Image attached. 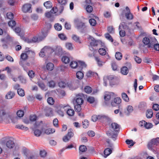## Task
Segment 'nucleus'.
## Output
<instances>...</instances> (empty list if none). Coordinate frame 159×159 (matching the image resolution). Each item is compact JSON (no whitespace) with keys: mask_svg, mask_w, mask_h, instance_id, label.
Wrapping results in <instances>:
<instances>
[{"mask_svg":"<svg viewBox=\"0 0 159 159\" xmlns=\"http://www.w3.org/2000/svg\"><path fill=\"white\" fill-rule=\"evenodd\" d=\"M6 112L5 109L4 108H2L0 110V117L2 118L6 114Z\"/></svg>","mask_w":159,"mask_h":159,"instance_id":"49530a36","label":"nucleus"},{"mask_svg":"<svg viewBox=\"0 0 159 159\" xmlns=\"http://www.w3.org/2000/svg\"><path fill=\"white\" fill-rule=\"evenodd\" d=\"M16 114L20 118L23 116L24 112L23 111L21 110H19L17 111Z\"/></svg>","mask_w":159,"mask_h":159,"instance_id":"4c0bfd02","label":"nucleus"},{"mask_svg":"<svg viewBox=\"0 0 159 159\" xmlns=\"http://www.w3.org/2000/svg\"><path fill=\"white\" fill-rule=\"evenodd\" d=\"M45 116H53V111L50 108H48L46 110Z\"/></svg>","mask_w":159,"mask_h":159,"instance_id":"4be33fe9","label":"nucleus"},{"mask_svg":"<svg viewBox=\"0 0 159 159\" xmlns=\"http://www.w3.org/2000/svg\"><path fill=\"white\" fill-rule=\"evenodd\" d=\"M31 5L30 4L26 3L24 4L22 8V10L24 13L31 12Z\"/></svg>","mask_w":159,"mask_h":159,"instance_id":"6e6552de","label":"nucleus"},{"mask_svg":"<svg viewBox=\"0 0 159 159\" xmlns=\"http://www.w3.org/2000/svg\"><path fill=\"white\" fill-rule=\"evenodd\" d=\"M110 131L111 132H118L120 130V125L117 123H112L109 126Z\"/></svg>","mask_w":159,"mask_h":159,"instance_id":"39448f33","label":"nucleus"},{"mask_svg":"<svg viewBox=\"0 0 159 159\" xmlns=\"http://www.w3.org/2000/svg\"><path fill=\"white\" fill-rule=\"evenodd\" d=\"M15 95V93L14 92L10 91L7 93L5 98L7 99H11L13 98Z\"/></svg>","mask_w":159,"mask_h":159,"instance_id":"dca6fc26","label":"nucleus"},{"mask_svg":"<svg viewBox=\"0 0 159 159\" xmlns=\"http://www.w3.org/2000/svg\"><path fill=\"white\" fill-rule=\"evenodd\" d=\"M55 129L53 128H49L45 130V133L47 134H49L55 132Z\"/></svg>","mask_w":159,"mask_h":159,"instance_id":"c756f323","label":"nucleus"},{"mask_svg":"<svg viewBox=\"0 0 159 159\" xmlns=\"http://www.w3.org/2000/svg\"><path fill=\"white\" fill-rule=\"evenodd\" d=\"M68 107H70L68 105H67L66 106L60 105L57 107L56 112L60 116H64V111L65 110V108Z\"/></svg>","mask_w":159,"mask_h":159,"instance_id":"20e7f679","label":"nucleus"},{"mask_svg":"<svg viewBox=\"0 0 159 159\" xmlns=\"http://www.w3.org/2000/svg\"><path fill=\"white\" fill-rule=\"evenodd\" d=\"M84 95L82 93H79L76 95L75 101L76 104H82L84 102L83 98Z\"/></svg>","mask_w":159,"mask_h":159,"instance_id":"0eeeda50","label":"nucleus"},{"mask_svg":"<svg viewBox=\"0 0 159 159\" xmlns=\"http://www.w3.org/2000/svg\"><path fill=\"white\" fill-rule=\"evenodd\" d=\"M111 66L112 69L114 70H116L117 69V65L116 63L114 62L113 61L111 63Z\"/></svg>","mask_w":159,"mask_h":159,"instance_id":"864d4df0","label":"nucleus"},{"mask_svg":"<svg viewBox=\"0 0 159 159\" xmlns=\"http://www.w3.org/2000/svg\"><path fill=\"white\" fill-rule=\"evenodd\" d=\"M66 113L69 116H74L75 111L73 109H69L66 111Z\"/></svg>","mask_w":159,"mask_h":159,"instance_id":"72a5a7b5","label":"nucleus"},{"mask_svg":"<svg viewBox=\"0 0 159 159\" xmlns=\"http://www.w3.org/2000/svg\"><path fill=\"white\" fill-rule=\"evenodd\" d=\"M78 62V67L80 68H82L83 67H86V65L85 63L83 61H79Z\"/></svg>","mask_w":159,"mask_h":159,"instance_id":"473e14b6","label":"nucleus"},{"mask_svg":"<svg viewBox=\"0 0 159 159\" xmlns=\"http://www.w3.org/2000/svg\"><path fill=\"white\" fill-rule=\"evenodd\" d=\"M46 68L48 70H52L54 68V64L51 62H48L46 65Z\"/></svg>","mask_w":159,"mask_h":159,"instance_id":"5701e85b","label":"nucleus"},{"mask_svg":"<svg viewBox=\"0 0 159 159\" xmlns=\"http://www.w3.org/2000/svg\"><path fill=\"white\" fill-rule=\"evenodd\" d=\"M87 101L90 103H93L95 101V99L94 97H89L87 99Z\"/></svg>","mask_w":159,"mask_h":159,"instance_id":"052dcab7","label":"nucleus"},{"mask_svg":"<svg viewBox=\"0 0 159 159\" xmlns=\"http://www.w3.org/2000/svg\"><path fill=\"white\" fill-rule=\"evenodd\" d=\"M129 72L128 69L126 66L122 67L121 69V73L124 75H126Z\"/></svg>","mask_w":159,"mask_h":159,"instance_id":"b1692460","label":"nucleus"},{"mask_svg":"<svg viewBox=\"0 0 159 159\" xmlns=\"http://www.w3.org/2000/svg\"><path fill=\"white\" fill-rule=\"evenodd\" d=\"M89 23L92 26H95L96 24V21L94 19H90L89 20Z\"/></svg>","mask_w":159,"mask_h":159,"instance_id":"bf43d9fd","label":"nucleus"},{"mask_svg":"<svg viewBox=\"0 0 159 159\" xmlns=\"http://www.w3.org/2000/svg\"><path fill=\"white\" fill-rule=\"evenodd\" d=\"M84 90L86 93H89L92 92V89L91 87L89 86H86L85 87Z\"/></svg>","mask_w":159,"mask_h":159,"instance_id":"ea45409f","label":"nucleus"},{"mask_svg":"<svg viewBox=\"0 0 159 159\" xmlns=\"http://www.w3.org/2000/svg\"><path fill=\"white\" fill-rule=\"evenodd\" d=\"M99 53L102 55H104L106 54V51L103 48H100L98 50Z\"/></svg>","mask_w":159,"mask_h":159,"instance_id":"3c124183","label":"nucleus"},{"mask_svg":"<svg viewBox=\"0 0 159 159\" xmlns=\"http://www.w3.org/2000/svg\"><path fill=\"white\" fill-rule=\"evenodd\" d=\"M134 58L135 61L138 63H140L141 62L142 59L139 57L134 56Z\"/></svg>","mask_w":159,"mask_h":159,"instance_id":"69168bd1","label":"nucleus"},{"mask_svg":"<svg viewBox=\"0 0 159 159\" xmlns=\"http://www.w3.org/2000/svg\"><path fill=\"white\" fill-rule=\"evenodd\" d=\"M6 145L8 148H11L14 146L15 144L13 141L9 140L7 142Z\"/></svg>","mask_w":159,"mask_h":159,"instance_id":"aec40b11","label":"nucleus"},{"mask_svg":"<svg viewBox=\"0 0 159 159\" xmlns=\"http://www.w3.org/2000/svg\"><path fill=\"white\" fill-rule=\"evenodd\" d=\"M159 143V138H157L152 139L148 143V146L152 148L154 146H157Z\"/></svg>","mask_w":159,"mask_h":159,"instance_id":"9d476101","label":"nucleus"},{"mask_svg":"<svg viewBox=\"0 0 159 159\" xmlns=\"http://www.w3.org/2000/svg\"><path fill=\"white\" fill-rule=\"evenodd\" d=\"M66 83L63 81L60 82L58 83V85L59 87L61 88H64L66 86Z\"/></svg>","mask_w":159,"mask_h":159,"instance_id":"6e6d98bb","label":"nucleus"},{"mask_svg":"<svg viewBox=\"0 0 159 159\" xmlns=\"http://www.w3.org/2000/svg\"><path fill=\"white\" fill-rule=\"evenodd\" d=\"M130 24H131V23H127L125 22H121L119 26V30L121 29V27H122V28L124 30H127L128 31H130V29L128 25H129Z\"/></svg>","mask_w":159,"mask_h":159,"instance_id":"9b49d317","label":"nucleus"},{"mask_svg":"<svg viewBox=\"0 0 159 159\" xmlns=\"http://www.w3.org/2000/svg\"><path fill=\"white\" fill-rule=\"evenodd\" d=\"M28 75L30 78H33L34 77L35 73L33 70H30L28 72Z\"/></svg>","mask_w":159,"mask_h":159,"instance_id":"680f3d73","label":"nucleus"},{"mask_svg":"<svg viewBox=\"0 0 159 159\" xmlns=\"http://www.w3.org/2000/svg\"><path fill=\"white\" fill-rule=\"evenodd\" d=\"M157 41H156V42L151 47V48H153V47L154 49L156 51H159V44L157 43Z\"/></svg>","mask_w":159,"mask_h":159,"instance_id":"79ce46f5","label":"nucleus"},{"mask_svg":"<svg viewBox=\"0 0 159 159\" xmlns=\"http://www.w3.org/2000/svg\"><path fill=\"white\" fill-rule=\"evenodd\" d=\"M16 128L19 129L24 130H27L29 129L27 127L24 126L22 125H16Z\"/></svg>","mask_w":159,"mask_h":159,"instance_id":"cd10ccee","label":"nucleus"},{"mask_svg":"<svg viewBox=\"0 0 159 159\" xmlns=\"http://www.w3.org/2000/svg\"><path fill=\"white\" fill-rule=\"evenodd\" d=\"M113 132L111 131H108L107 132V134L108 136H111V138H112L114 141L116 140L117 137V135L116 134L114 133Z\"/></svg>","mask_w":159,"mask_h":159,"instance_id":"f3484780","label":"nucleus"},{"mask_svg":"<svg viewBox=\"0 0 159 159\" xmlns=\"http://www.w3.org/2000/svg\"><path fill=\"white\" fill-rule=\"evenodd\" d=\"M87 149L86 146L84 145H81L79 147V150L82 152H85Z\"/></svg>","mask_w":159,"mask_h":159,"instance_id":"09e8293b","label":"nucleus"},{"mask_svg":"<svg viewBox=\"0 0 159 159\" xmlns=\"http://www.w3.org/2000/svg\"><path fill=\"white\" fill-rule=\"evenodd\" d=\"M121 102V99L119 97H116L114 99L113 101L111 102V105L113 107H115L116 106V104H119Z\"/></svg>","mask_w":159,"mask_h":159,"instance_id":"f8f14e48","label":"nucleus"},{"mask_svg":"<svg viewBox=\"0 0 159 159\" xmlns=\"http://www.w3.org/2000/svg\"><path fill=\"white\" fill-rule=\"evenodd\" d=\"M72 130L71 129H69L68 132L66 134L69 137H70V139L74 135V133Z\"/></svg>","mask_w":159,"mask_h":159,"instance_id":"774afa93","label":"nucleus"},{"mask_svg":"<svg viewBox=\"0 0 159 159\" xmlns=\"http://www.w3.org/2000/svg\"><path fill=\"white\" fill-rule=\"evenodd\" d=\"M28 56L27 53H22L20 55L21 60L20 61L19 63L20 64L23 66V61L26 60L28 58Z\"/></svg>","mask_w":159,"mask_h":159,"instance_id":"ddd939ff","label":"nucleus"},{"mask_svg":"<svg viewBox=\"0 0 159 159\" xmlns=\"http://www.w3.org/2000/svg\"><path fill=\"white\" fill-rule=\"evenodd\" d=\"M112 152V150L111 149L107 148H106L104 151V157L106 158Z\"/></svg>","mask_w":159,"mask_h":159,"instance_id":"412c9836","label":"nucleus"},{"mask_svg":"<svg viewBox=\"0 0 159 159\" xmlns=\"http://www.w3.org/2000/svg\"><path fill=\"white\" fill-rule=\"evenodd\" d=\"M38 86L43 90L46 91L47 90L46 87L44 84L42 82H40L38 83Z\"/></svg>","mask_w":159,"mask_h":159,"instance_id":"a18cd8bd","label":"nucleus"},{"mask_svg":"<svg viewBox=\"0 0 159 159\" xmlns=\"http://www.w3.org/2000/svg\"><path fill=\"white\" fill-rule=\"evenodd\" d=\"M98 41L95 40L94 38H91V42H90L89 47V49L93 52V53L92 54L89 53L88 54V55L89 57H91L92 56H94L95 53L97 52V51L96 49L93 48V47L97 46L98 44Z\"/></svg>","mask_w":159,"mask_h":159,"instance_id":"f03ea898","label":"nucleus"},{"mask_svg":"<svg viewBox=\"0 0 159 159\" xmlns=\"http://www.w3.org/2000/svg\"><path fill=\"white\" fill-rule=\"evenodd\" d=\"M43 50L44 51L46 54H50L53 52L52 49L49 46H46L43 48Z\"/></svg>","mask_w":159,"mask_h":159,"instance_id":"a211bd4d","label":"nucleus"},{"mask_svg":"<svg viewBox=\"0 0 159 159\" xmlns=\"http://www.w3.org/2000/svg\"><path fill=\"white\" fill-rule=\"evenodd\" d=\"M42 133L41 131L38 129H36L34 130V134L36 136H39Z\"/></svg>","mask_w":159,"mask_h":159,"instance_id":"c03bdc74","label":"nucleus"},{"mask_svg":"<svg viewBox=\"0 0 159 159\" xmlns=\"http://www.w3.org/2000/svg\"><path fill=\"white\" fill-rule=\"evenodd\" d=\"M82 124L83 128H86L89 126V123L88 120H86L82 122Z\"/></svg>","mask_w":159,"mask_h":159,"instance_id":"de8ad7c7","label":"nucleus"},{"mask_svg":"<svg viewBox=\"0 0 159 159\" xmlns=\"http://www.w3.org/2000/svg\"><path fill=\"white\" fill-rule=\"evenodd\" d=\"M72 39L76 42L78 43H81V42L80 40L79 37L76 35H73L72 37Z\"/></svg>","mask_w":159,"mask_h":159,"instance_id":"f704fd0d","label":"nucleus"},{"mask_svg":"<svg viewBox=\"0 0 159 159\" xmlns=\"http://www.w3.org/2000/svg\"><path fill=\"white\" fill-rule=\"evenodd\" d=\"M6 15L7 18L9 19H13L14 17L13 14L11 12L7 13Z\"/></svg>","mask_w":159,"mask_h":159,"instance_id":"0e129e2a","label":"nucleus"},{"mask_svg":"<svg viewBox=\"0 0 159 159\" xmlns=\"http://www.w3.org/2000/svg\"><path fill=\"white\" fill-rule=\"evenodd\" d=\"M153 115V112L152 109L148 110L146 112V116L148 118H152Z\"/></svg>","mask_w":159,"mask_h":159,"instance_id":"bb28decb","label":"nucleus"},{"mask_svg":"<svg viewBox=\"0 0 159 159\" xmlns=\"http://www.w3.org/2000/svg\"><path fill=\"white\" fill-rule=\"evenodd\" d=\"M125 16L126 19L128 20H131L134 18L133 15L130 12V10L127 6L125 7V11L124 10Z\"/></svg>","mask_w":159,"mask_h":159,"instance_id":"423d86ee","label":"nucleus"},{"mask_svg":"<svg viewBox=\"0 0 159 159\" xmlns=\"http://www.w3.org/2000/svg\"><path fill=\"white\" fill-rule=\"evenodd\" d=\"M115 57L118 60H120L122 57L121 53L119 52H116L115 55Z\"/></svg>","mask_w":159,"mask_h":159,"instance_id":"7c9ffc66","label":"nucleus"},{"mask_svg":"<svg viewBox=\"0 0 159 159\" xmlns=\"http://www.w3.org/2000/svg\"><path fill=\"white\" fill-rule=\"evenodd\" d=\"M47 102L50 105H53L54 103V99L52 97H49L48 98Z\"/></svg>","mask_w":159,"mask_h":159,"instance_id":"5fc2aeb1","label":"nucleus"},{"mask_svg":"<svg viewBox=\"0 0 159 159\" xmlns=\"http://www.w3.org/2000/svg\"><path fill=\"white\" fill-rule=\"evenodd\" d=\"M105 118V116L96 115H93L92 116L91 120L95 122L98 120H101V119H104Z\"/></svg>","mask_w":159,"mask_h":159,"instance_id":"2eb2a0df","label":"nucleus"},{"mask_svg":"<svg viewBox=\"0 0 159 159\" xmlns=\"http://www.w3.org/2000/svg\"><path fill=\"white\" fill-rule=\"evenodd\" d=\"M70 66L72 68H75L78 67V62L76 61H72L70 62Z\"/></svg>","mask_w":159,"mask_h":159,"instance_id":"c9c22d12","label":"nucleus"},{"mask_svg":"<svg viewBox=\"0 0 159 159\" xmlns=\"http://www.w3.org/2000/svg\"><path fill=\"white\" fill-rule=\"evenodd\" d=\"M95 54L96 53H95V55L93 56L94 57L98 65L99 66H102L104 62L100 60L99 57L95 56Z\"/></svg>","mask_w":159,"mask_h":159,"instance_id":"6ab92c4d","label":"nucleus"},{"mask_svg":"<svg viewBox=\"0 0 159 159\" xmlns=\"http://www.w3.org/2000/svg\"><path fill=\"white\" fill-rule=\"evenodd\" d=\"M57 2L61 5H62V9H63V5H65L67 3V0H57Z\"/></svg>","mask_w":159,"mask_h":159,"instance_id":"603ef678","label":"nucleus"},{"mask_svg":"<svg viewBox=\"0 0 159 159\" xmlns=\"http://www.w3.org/2000/svg\"><path fill=\"white\" fill-rule=\"evenodd\" d=\"M157 41V39L155 37H145L143 39V44L147 45L149 48H151L153 44Z\"/></svg>","mask_w":159,"mask_h":159,"instance_id":"7ed1b4c3","label":"nucleus"},{"mask_svg":"<svg viewBox=\"0 0 159 159\" xmlns=\"http://www.w3.org/2000/svg\"><path fill=\"white\" fill-rule=\"evenodd\" d=\"M125 142L128 145H130V146H133L135 143L132 140H129L128 139L126 140Z\"/></svg>","mask_w":159,"mask_h":159,"instance_id":"13d9d810","label":"nucleus"},{"mask_svg":"<svg viewBox=\"0 0 159 159\" xmlns=\"http://www.w3.org/2000/svg\"><path fill=\"white\" fill-rule=\"evenodd\" d=\"M8 25L11 28L15 26L16 25V22L15 21L13 20H11L9 21Z\"/></svg>","mask_w":159,"mask_h":159,"instance_id":"4d7b16f0","label":"nucleus"},{"mask_svg":"<svg viewBox=\"0 0 159 159\" xmlns=\"http://www.w3.org/2000/svg\"><path fill=\"white\" fill-rule=\"evenodd\" d=\"M54 28L57 31L61 30L62 28L61 25L58 23H57L55 24L54 25Z\"/></svg>","mask_w":159,"mask_h":159,"instance_id":"8fccbe9b","label":"nucleus"},{"mask_svg":"<svg viewBox=\"0 0 159 159\" xmlns=\"http://www.w3.org/2000/svg\"><path fill=\"white\" fill-rule=\"evenodd\" d=\"M122 96L123 99L125 101L128 102L129 101V98L126 93H123L122 94Z\"/></svg>","mask_w":159,"mask_h":159,"instance_id":"37998d69","label":"nucleus"},{"mask_svg":"<svg viewBox=\"0 0 159 159\" xmlns=\"http://www.w3.org/2000/svg\"><path fill=\"white\" fill-rule=\"evenodd\" d=\"M75 23L76 24V27L78 29L82 28L84 25V23L78 19L75 20Z\"/></svg>","mask_w":159,"mask_h":159,"instance_id":"4468645a","label":"nucleus"},{"mask_svg":"<svg viewBox=\"0 0 159 159\" xmlns=\"http://www.w3.org/2000/svg\"><path fill=\"white\" fill-rule=\"evenodd\" d=\"M65 47L67 49L70 50H72L73 48L72 45L70 43H66Z\"/></svg>","mask_w":159,"mask_h":159,"instance_id":"e433bc0d","label":"nucleus"},{"mask_svg":"<svg viewBox=\"0 0 159 159\" xmlns=\"http://www.w3.org/2000/svg\"><path fill=\"white\" fill-rule=\"evenodd\" d=\"M82 104H76V105H75L74 109L76 111L78 112H80L81 110V105Z\"/></svg>","mask_w":159,"mask_h":159,"instance_id":"2f4dec72","label":"nucleus"},{"mask_svg":"<svg viewBox=\"0 0 159 159\" xmlns=\"http://www.w3.org/2000/svg\"><path fill=\"white\" fill-rule=\"evenodd\" d=\"M105 36L106 39H108L109 40L113 42V40L111 36V35L109 33H106L105 34Z\"/></svg>","mask_w":159,"mask_h":159,"instance_id":"e2e57ef3","label":"nucleus"},{"mask_svg":"<svg viewBox=\"0 0 159 159\" xmlns=\"http://www.w3.org/2000/svg\"><path fill=\"white\" fill-rule=\"evenodd\" d=\"M108 31L111 34L114 33V29L112 26H109L107 28Z\"/></svg>","mask_w":159,"mask_h":159,"instance_id":"338daca9","label":"nucleus"},{"mask_svg":"<svg viewBox=\"0 0 159 159\" xmlns=\"http://www.w3.org/2000/svg\"><path fill=\"white\" fill-rule=\"evenodd\" d=\"M84 73L81 71H78L76 74V76L77 78L79 80L82 79L84 77Z\"/></svg>","mask_w":159,"mask_h":159,"instance_id":"393cba45","label":"nucleus"},{"mask_svg":"<svg viewBox=\"0 0 159 159\" xmlns=\"http://www.w3.org/2000/svg\"><path fill=\"white\" fill-rule=\"evenodd\" d=\"M85 9L87 12L89 13H91L93 11V7L90 5L87 6Z\"/></svg>","mask_w":159,"mask_h":159,"instance_id":"a19ab883","label":"nucleus"},{"mask_svg":"<svg viewBox=\"0 0 159 159\" xmlns=\"http://www.w3.org/2000/svg\"><path fill=\"white\" fill-rule=\"evenodd\" d=\"M62 61L65 64L69 63L70 61V59L69 57L66 56H63L61 58Z\"/></svg>","mask_w":159,"mask_h":159,"instance_id":"c85d7f7f","label":"nucleus"},{"mask_svg":"<svg viewBox=\"0 0 159 159\" xmlns=\"http://www.w3.org/2000/svg\"><path fill=\"white\" fill-rule=\"evenodd\" d=\"M17 93L21 97H23L25 96L24 91L23 89H18Z\"/></svg>","mask_w":159,"mask_h":159,"instance_id":"58836bf2","label":"nucleus"},{"mask_svg":"<svg viewBox=\"0 0 159 159\" xmlns=\"http://www.w3.org/2000/svg\"><path fill=\"white\" fill-rule=\"evenodd\" d=\"M114 94L113 93H106L104 96V103L106 105H108L109 101L111 99V96Z\"/></svg>","mask_w":159,"mask_h":159,"instance_id":"1a4fd4ad","label":"nucleus"},{"mask_svg":"<svg viewBox=\"0 0 159 159\" xmlns=\"http://www.w3.org/2000/svg\"><path fill=\"white\" fill-rule=\"evenodd\" d=\"M44 6L47 9L51 8L52 6V4L50 1H47L44 3Z\"/></svg>","mask_w":159,"mask_h":159,"instance_id":"a878e982","label":"nucleus"},{"mask_svg":"<svg viewBox=\"0 0 159 159\" xmlns=\"http://www.w3.org/2000/svg\"><path fill=\"white\" fill-rule=\"evenodd\" d=\"M47 34L46 32H42L40 34H39L38 37L34 36L32 39H26L25 41L28 43H35L37 42H39L43 40L46 37Z\"/></svg>","mask_w":159,"mask_h":159,"instance_id":"f257e3e1","label":"nucleus"}]
</instances>
